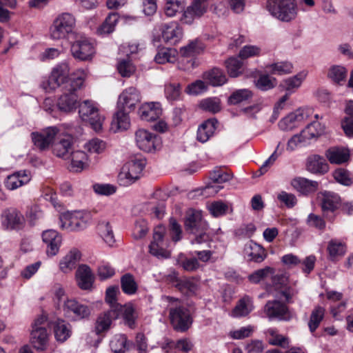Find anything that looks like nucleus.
I'll return each mask as SVG.
<instances>
[{
  "label": "nucleus",
  "instance_id": "nucleus-1",
  "mask_svg": "<svg viewBox=\"0 0 353 353\" xmlns=\"http://www.w3.org/2000/svg\"><path fill=\"white\" fill-rule=\"evenodd\" d=\"M161 305L168 311L170 323L175 330L185 332L189 329L192 324L190 312L179 299L162 296Z\"/></svg>",
  "mask_w": 353,
  "mask_h": 353
},
{
  "label": "nucleus",
  "instance_id": "nucleus-2",
  "mask_svg": "<svg viewBox=\"0 0 353 353\" xmlns=\"http://www.w3.org/2000/svg\"><path fill=\"white\" fill-rule=\"evenodd\" d=\"M86 76L87 74L84 70L79 69L77 77L72 78L70 87L65 86V92L57 101V107L60 111L65 113L75 111L79 104V97L76 92L83 85Z\"/></svg>",
  "mask_w": 353,
  "mask_h": 353
},
{
  "label": "nucleus",
  "instance_id": "nucleus-3",
  "mask_svg": "<svg viewBox=\"0 0 353 353\" xmlns=\"http://www.w3.org/2000/svg\"><path fill=\"white\" fill-rule=\"evenodd\" d=\"M266 7L272 17L283 22L295 19L298 14L296 0H268Z\"/></svg>",
  "mask_w": 353,
  "mask_h": 353
},
{
  "label": "nucleus",
  "instance_id": "nucleus-4",
  "mask_svg": "<svg viewBox=\"0 0 353 353\" xmlns=\"http://www.w3.org/2000/svg\"><path fill=\"white\" fill-rule=\"evenodd\" d=\"M76 19L70 13L63 12L59 14L50 28V37L52 40L67 39L74 32Z\"/></svg>",
  "mask_w": 353,
  "mask_h": 353
},
{
  "label": "nucleus",
  "instance_id": "nucleus-5",
  "mask_svg": "<svg viewBox=\"0 0 353 353\" xmlns=\"http://www.w3.org/2000/svg\"><path fill=\"white\" fill-rule=\"evenodd\" d=\"M79 114L81 120L88 123L95 132L101 130L104 117L100 114L94 101L85 100L79 104Z\"/></svg>",
  "mask_w": 353,
  "mask_h": 353
},
{
  "label": "nucleus",
  "instance_id": "nucleus-6",
  "mask_svg": "<svg viewBox=\"0 0 353 353\" xmlns=\"http://www.w3.org/2000/svg\"><path fill=\"white\" fill-rule=\"evenodd\" d=\"M59 221V225L63 230L80 231L88 226L90 214L83 211H74L63 214Z\"/></svg>",
  "mask_w": 353,
  "mask_h": 353
},
{
  "label": "nucleus",
  "instance_id": "nucleus-7",
  "mask_svg": "<svg viewBox=\"0 0 353 353\" xmlns=\"http://www.w3.org/2000/svg\"><path fill=\"white\" fill-rule=\"evenodd\" d=\"M47 318L41 315L36 319L32 324L30 333V343L37 350L44 351L49 343L50 334L46 327Z\"/></svg>",
  "mask_w": 353,
  "mask_h": 353
},
{
  "label": "nucleus",
  "instance_id": "nucleus-8",
  "mask_svg": "<svg viewBox=\"0 0 353 353\" xmlns=\"http://www.w3.org/2000/svg\"><path fill=\"white\" fill-rule=\"evenodd\" d=\"M63 315L72 321L88 319L91 314L89 306L82 304L74 299H66L61 305Z\"/></svg>",
  "mask_w": 353,
  "mask_h": 353
},
{
  "label": "nucleus",
  "instance_id": "nucleus-9",
  "mask_svg": "<svg viewBox=\"0 0 353 353\" xmlns=\"http://www.w3.org/2000/svg\"><path fill=\"white\" fill-rule=\"evenodd\" d=\"M272 285L276 292L275 296L286 303H292V299L298 294V290L290 285L288 276L285 274H274Z\"/></svg>",
  "mask_w": 353,
  "mask_h": 353
},
{
  "label": "nucleus",
  "instance_id": "nucleus-10",
  "mask_svg": "<svg viewBox=\"0 0 353 353\" xmlns=\"http://www.w3.org/2000/svg\"><path fill=\"white\" fill-rule=\"evenodd\" d=\"M145 165V160L142 159H134L127 162L119 174L120 184L128 186L135 182L140 177Z\"/></svg>",
  "mask_w": 353,
  "mask_h": 353
},
{
  "label": "nucleus",
  "instance_id": "nucleus-11",
  "mask_svg": "<svg viewBox=\"0 0 353 353\" xmlns=\"http://www.w3.org/2000/svg\"><path fill=\"white\" fill-rule=\"evenodd\" d=\"M70 70L69 65L65 62L56 65L52 69L49 77L48 84L50 89L54 90L63 84H65V87L68 85V88H69L72 78L77 77L79 70L72 74H70Z\"/></svg>",
  "mask_w": 353,
  "mask_h": 353
},
{
  "label": "nucleus",
  "instance_id": "nucleus-12",
  "mask_svg": "<svg viewBox=\"0 0 353 353\" xmlns=\"http://www.w3.org/2000/svg\"><path fill=\"white\" fill-rule=\"evenodd\" d=\"M135 141L138 148L146 152H153L161 147V139L152 132L139 129L135 132Z\"/></svg>",
  "mask_w": 353,
  "mask_h": 353
},
{
  "label": "nucleus",
  "instance_id": "nucleus-13",
  "mask_svg": "<svg viewBox=\"0 0 353 353\" xmlns=\"http://www.w3.org/2000/svg\"><path fill=\"white\" fill-rule=\"evenodd\" d=\"M59 133L57 126H50L43 128L40 132H35L31 134L34 145L40 150H48L50 146L52 147L55 139Z\"/></svg>",
  "mask_w": 353,
  "mask_h": 353
},
{
  "label": "nucleus",
  "instance_id": "nucleus-14",
  "mask_svg": "<svg viewBox=\"0 0 353 353\" xmlns=\"http://www.w3.org/2000/svg\"><path fill=\"white\" fill-rule=\"evenodd\" d=\"M207 0H192V3L183 10L180 21L182 23L191 25L200 19L208 10Z\"/></svg>",
  "mask_w": 353,
  "mask_h": 353
},
{
  "label": "nucleus",
  "instance_id": "nucleus-15",
  "mask_svg": "<svg viewBox=\"0 0 353 353\" xmlns=\"http://www.w3.org/2000/svg\"><path fill=\"white\" fill-rule=\"evenodd\" d=\"M141 100L140 92L134 87L125 88L119 94L117 101V108H121L128 112H132L135 110Z\"/></svg>",
  "mask_w": 353,
  "mask_h": 353
},
{
  "label": "nucleus",
  "instance_id": "nucleus-16",
  "mask_svg": "<svg viewBox=\"0 0 353 353\" xmlns=\"http://www.w3.org/2000/svg\"><path fill=\"white\" fill-rule=\"evenodd\" d=\"M74 139L68 133H59L57 141L52 144V152L59 157L67 159L73 151Z\"/></svg>",
  "mask_w": 353,
  "mask_h": 353
},
{
  "label": "nucleus",
  "instance_id": "nucleus-17",
  "mask_svg": "<svg viewBox=\"0 0 353 353\" xmlns=\"http://www.w3.org/2000/svg\"><path fill=\"white\" fill-rule=\"evenodd\" d=\"M1 223L2 226L7 230H20L25 225V218L17 209L10 208L2 212Z\"/></svg>",
  "mask_w": 353,
  "mask_h": 353
},
{
  "label": "nucleus",
  "instance_id": "nucleus-18",
  "mask_svg": "<svg viewBox=\"0 0 353 353\" xmlns=\"http://www.w3.org/2000/svg\"><path fill=\"white\" fill-rule=\"evenodd\" d=\"M72 56L81 61H89L95 54L94 45L86 38L80 39L73 43L71 46Z\"/></svg>",
  "mask_w": 353,
  "mask_h": 353
},
{
  "label": "nucleus",
  "instance_id": "nucleus-19",
  "mask_svg": "<svg viewBox=\"0 0 353 353\" xmlns=\"http://www.w3.org/2000/svg\"><path fill=\"white\" fill-rule=\"evenodd\" d=\"M161 30L163 40L171 45L177 44L183 36V28L177 21L163 24Z\"/></svg>",
  "mask_w": 353,
  "mask_h": 353
},
{
  "label": "nucleus",
  "instance_id": "nucleus-20",
  "mask_svg": "<svg viewBox=\"0 0 353 353\" xmlns=\"http://www.w3.org/2000/svg\"><path fill=\"white\" fill-rule=\"evenodd\" d=\"M309 117L307 110L299 108L290 113L279 123V126L282 130H291L303 123Z\"/></svg>",
  "mask_w": 353,
  "mask_h": 353
},
{
  "label": "nucleus",
  "instance_id": "nucleus-21",
  "mask_svg": "<svg viewBox=\"0 0 353 353\" xmlns=\"http://www.w3.org/2000/svg\"><path fill=\"white\" fill-rule=\"evenodd\" d=\"M165 229L163 226L155 228L153 234V241L150 245V252L158 258H168L170 252L164 248L163 236Z\"/></svg>",
  "mask_w": 353,
  "mask_h": 353
},
{
  "label": "nucleus",
  "instance_id": "nucleus-22",
  "mask_svg": "<svg viewBox=\"0 0 353 353\" xmlns=\"http://www.w3.org/2000/svg\"><path fill=\"white\" fill-rule=\"evenodd\" d=\"M210 179L214 184L206 185L204 192L205 194L214 195L223 188L219 184L229 181L232 179V175L221 168H216L210 172Z\"/></svg>",
  "mask_w": 353,
  "mask_h": 353
},
{
  "label": "nucleus",
  "instance_id": "nucleus-23",
  "mask_svg": "<svg viewBox=\"0 0 353 353\" xmlns=\"http://www.w3.org/2000/svg\"><path fill=\"white\" fill-rule=\"evenodd\" d=\"M43 242L46 245V254L48 256H54L59 251L62 237L54 230H47L42 233Z\"/></svg>",
  "mask_w": 353,
  "mask_h": 353
},
{
  "label": "nucleus",
  "instance_id": "nucleus-24",
  "mask_svg": "<svg viewBox=\"0 0 353 353\" xmlns=\"http://www.w3.org/2000/svg\"><path fill=\"white\" fill-rule=\"evenodd\" d=\"M76 280L80 289L90 291L93 288L94 274L88 265L82 264L77 270Z\"/></svg>",
  "mask_w": 353,
  "mask_h": 353
},
{
  "label": "nucleus",
  "instance_id": "nucleus-25",
  "mask_svg": "<svg viewBox=\"0 0 353 353\" xmlns=\"http://www.w3.org/2000/svg\"><path fill=\"white\" fill-rule=\"evenodd\" d=\"M265 313L269 319L288 321L290 319L288 309L285 304L278 300L268 301L264 308Z\"/></svg>",
  "mask_w": 353,
  "mask_h": 353
},
{
  "label": "nucleus",
  "instance_id": "nucleus-26",
  "mask_svg": "<svg viewBox=\"0 0 353 353\" xmlns=\"http://www.w3.org/2000/svg\"><path fill=\"white\" fill-rule=\"evenodd\" d=\"M32 179L28 170H21L8 175L4 180V185L8 190H14L28 183Z\"/></svg>",
  "mask_w": 353,
  "mask_h": 353
},
{
  "label": "nucleus",
  "instance_id": "nucleus-27",
  "mask_svg": "<svg viewBox=\"0 0 353 353\" xmlns=\"http://www.w3.org/2000/svg\"><path fill=\"white\" fill-rule=\"evenodd\" d=\"M208 223L203 220L200 211L190 209L187 212L185 227L188 232H195L198 230L208 229Z\"/></svg>",
  "mask_w": 353,
  "mask_h": 353
},
{
  "label": "nucleus",
  "instance_id": "nucleus-28",
  "mask_svg": "<svg viewBox=\"0 0 353 353\" xmlns=\"http://www.w3.org/2000/svg\"><path fill=\"white\" fill-rule=\"evenodd\" d=\"M307 76V71H301L294 76L283 79L281 82L280 87L285 91V94H288L290 97L291 94L296 92L301 88Z\"/></svg>",
  "mask_w": 353,
  "mask_h": 353
},
{
  "label": "nucleus",
  "instance_id": "nucleus-29",
  "mask_svg": "<svg viewBox=\"0 0 353 353\" xmlns=\"http://www.w3.org/2000/svg\"><path fill=\"white\" fill-rule=\"evenodd\" d=\"M243 253L248 260L256 263L262 262L267 256L265 249L253 241H249L245 244Z\"/></svg>",
  "mask_w": 353,
  "mask_h": 353
},
{
  "label": "nucleus",
  "instance_id": "nucleus-30",
  "mask_svg": "<svg viewBox=\"0 0 353 353\" xmlns=\"http://www.w3.org/2000/svg\"><path fill=\"white\" fill-rule=\"evenodd\" d=\"M162 114L161 104L157 102L143 103L139 109L140 118L146 121L157 119Z\"/></svg>",
  "mask_w": 353,
  "mask_h": 353
},
{
  "label": "nucleus",
  "instance_id": "nucleus-31",
  "mask_svg": "<svg viewBox=\"0 0 353 353\" xmlns=\"http://www.w3.org/2000/svg\"><path fill=\"white\" fill-rule=\"evenodd\" d=\"M117 319V314L113 310H108V311L101 313L95 323V332L97 334H100L106 332L110 328L113 320Z\"/></svg>",
  "mask_w": 353,
  "mask_h": 353
},
{
  "label": "nucleus",
  "instance_id": "nucleus-32",
  "mask_svg": "<svg viewBox=\"0 0 353 353\" xmlns=\"http://www.w3.org/2000/svg\"><path fill=\"white\" fill-rule=\"evenodd\" d=\"M306 167L309 172L314 174H323L329 170V165L325 159L318 154L308 157Z\"/></svg>",
  "mask_w": 353,
  "mask_h": 353
},
{
  "label": "nucleus",
  "instance_id": "nucleus-33",
  "mask_svg": "<svg viewBox=\"0 0 353 353\" xmlns=\"http://www.w3.org/2000/svg\"><path fill=\"white\" fill-rule=\"evenodd\" d=\"M318 199L321 201V208L324 214L334 212L339 203V197L333 192H320L318 194Z\"/></svg>",
  "mask_w": 353,
  "mask_h": 353
},
{
  "label": "nucleus",
  "instance_id": "nucleus-34",
  "mask_svg": "<svg viewBox=\"0 0 353 353\" xmlns=\"http://www.w3.org/2000/svg\"><path fill=\"white\" fill-rule=\"evenodd\" d=\"M81 258V252L77 250H71L59 261V270L63 273H68L75 268L77 263Z\"/></svg>",
  "mask_w": 353,
  "mask_h": 353
},
{
  "label": "nucleus",
  "instance_id": "nucleus-35",
  "mask_svg": "<svg viewBox=\"0 0 353 353\" xmlns=\"http://www.w3.org/2000/svg\"><path fill=\"white\" fill-rule=\"evenodd\" d=\"M325 156L332 164H342L350 159V152L345 148L332 147L325 152Z\"/></svg>",
  "mask_w": 353,
  "mask_h": 353
},
{
  "label": "nucleus",
  "instance_id": "nucleus-36",
  "mask_svg": "<svg viewBox=\"0 0 353 353\" xmlns=\"http://www.w3.org/2000/svg\"><path fill=\"white\" fill-rule=\"evenodd\" d=\"M53 330L56 340L65 342L72 334L71 325L63 319H57L53 323Z\"/></svg>",
  "mask_w": 353,
  "mask_h": 353
},
{
  "label": "nucleus",
  "instance_id": "nucleus-37",
  "mask_svg": "<svg viewBox=\"0 0 353 353\" xmlns=\"http://www.w3.org/2000/svg\"><path fill=\"white\" fill-rule=\"evenodd\" d=\"M292 187L303 194H308L315 192L318 188V183L303 177L294 179L291 183Z\"/></svg>",
  "mask_w": 353,
  "mask_h": 353
},
{
  "label": "nucleus",
  "instance_id": "nucleus-38",
  "mask_svg": "<svg viewBox=\"0 0 353 353\" xmlns=\"http://www.w3.org/2000/svg\"><path fill=\"white\" fill-rule=\"evenodd\" d=\"M130 112L117 108L112 121V129L114 131L127 130L130 125L129 117Z\"/></svg>",
  "mask_w": 353,
  "mask_h": 353
},
{
  "label": "nucleus",
  "instance_id": "nucleus-39",
  "mask_svg": "<svg viewBox=\"0 0 353 353\" xmlns=\"http://www.w3.org/2000/svg\"><path fill=\"white\" fill-rule=\"evenodd\" d=\"M216 124V120L208 119L200 125L197 130V140L201 143L208 141L214 134Z\"/></svg>",
  "mask_w": 353,
  "mask_h": 353
},
{
  "label": "nucleus",
  "instance_id": "nucleus-40",
  "mask_svg": "<svg viewBox=\"0 0 353 353\" xmlns=\"http://www.w3.org/2000/svg\"><path fill=\"white\" fill-rule=\"evenodd\" d=\"M252 299L245 296L240 299L231 312V316L234 318H241L248 315L253 310Z\"/></svg>",
  "mask_w": 353,
  "mask_h": 353
},
{
  "label": "nucleus",
  "instance_id": "nucleus-41",
  "mask_svg": "<svg viewBox=\"0 0 353 353\" xmlns=\"http://www.w3.org/2000/svg\"><path fill=\"white\" fill-rule=\"evenodd\" d=\"M70 168L73 172H81L88 165V157L82 150L72 151L70 154Z\"/></svg>",
  "mask_w": 353,
  "mask_h": 353
},
{
  "label": "nucleus",
  "instance_id": "nucleus-42",
  "mask_svg": "<svg viewBox=\"0 0 353 353\" xmlns=\"http://www.w3.org/2000/svg\"><path fill=\"white\" fill-rule=\"evenodd\" d=\"M114 310L117 314V319L119 316H122L125 320V323H127L130 327H132L134 325L136 319V313L132 305L129 303L123 305H117L116 307H114Z\"/></svg>",
  "mask_w": 353,
  "mask_h": 353
},
{
  "label": "nucleus",
  "instance_id": "nucleus-43",
  "mask_svg": "<svg viewBox=\"0 0 353 353\" xmlns=\"http://www.w3.org/2000/svg\"><path fill=\"white\" fill-rule=\"evenodd\" d=\"M178 52L174 48H162L154 57V61L159 64L174 63L176 61Z\"/></svg>",
  "mask_w": 353,
  "mask_h": 353
},
{
  "label": "nucleus",
  "instance_id": "nucleus-44",
  "mask_svg": "<svg viewBox=\"0 0 353 353\" xmlns=\"http://www.w3.org/2000/svg\"><path fill=\"white\" fill-rule=\"evenodd\" d=\"M347 69L342 65H332L327 72V77L337 84H342L345 81L347 76Z\"/></svg>",
  "mask_w": 353,
  "mask_h": 353
},
{
  "label": "nucleus",
  "instance_id": "nucleus-45",
  "mask_svg": "<svg viewBox=\"0 0 353 353\" xmlns=\"http://www.w3.org/2000/svg\"><path fill=\"white\" fill-rule=\"evenodd\" d=\"M265 336L268 343L272 345L286 347L289 344L288 337L279 334L275 328H269L265 331Z\"/></svg>",
  "mask_w": 353,
  "mask_h": 353
},
{
  "label": "nucleus",
  "instance_id": "nucleus-46",
  "mask_svg": "<svg viewBox=\"0 0 353 353\" xmlns=\"http://www.w3.org/2000/svg\"><path fill=\"white\" fill-rule=\"evenodd\" d=\"M205 48L203 43L195 39L190 41L186 46L180 48V53L183 57H193L196 54L201 53Z\"/></svg>",
  "mask_w": 353,
  "mask_h": 353
},
{
  "label": "nucleus",
  "instance_id": "nucleus-47",
  "mask_svg": "<svg viewBox=\"0 0 353 353\" xmlns=\"http://www.w3.org/2000/svg\"><path fill=\"white\" fill-rule=\"evenodd\" d=\"M97 232L103 239L104 242L108 245L112 246L114 243V236L112 226L106 221H102L97 225Z\"/></svg>",
  "mask_w": 353,
  "mask_h": 353
},
{
  "label": "nucleus",
  "instance_id": "nucleus-48",
  "mask_svg": "<svg viewBox=\"0 0 353 353\" xmlns=\"http://www.w3.org/2000/svg\"><path fill=\"white\" fill-rule=\"evenodd\" d=\"M203 78L213 86L222 85L227 81L226 76L223 72L216 68L205 72L203 74Z\"/></svg>",
  "mask_w": 353,
  "mask_h": 353
},
{
  "label": "nucleus",
  "instance_id": "nucleus-49",
  "mask_svg": "<svg viewBox=\"0 0 353 353\" xmlns=\"http://www.w3.org/2000/svg\"><path fill=\"white\" fill-rule=\"evenodd\" d=\"M121 287L123 292L128 295H134L138 290V284L134 276L130 273H126L121 276Z\"/></svg>",
  "mask_w": 353,
  "mask_h": 353
},
{
  "label": "nucleus",
  "instance_id": "nucleus-50",
  "mask_svg": "<svg viewBox=\"0 0 353 353\" xmlns=\"http://www.w3.org/2000/svg\"><path fill=\"white\" fill-rule=\"evenodd\" d=\"M267 71L273 74L283 75L290 74L293 70V65L289 61H280L266 65Z\"/></svg>",
  "mask_w": 353,
  "mask_h": 353
},
{
  "label": "nucleus",
  "instance_id": "nucleus-51",
  "mask_svg": "<svg viewBox=\"0 0 353 353\" xmlns=\"http://www.w3.org/2000/svg\"><path fill=\"white\" fill-rule=\"evenodd\" d=\"M327 251L331 260H335L345 254L346 246L341 241L332 239L328 243Z\"/></svg>",
  "mask_w": 353,
  "mask_h": 353
},
{
  "label": "nucleus",
  "instance_id": "nucleus-52",
  "mask_svg": "<svg viewBox=\"0 0 353 353\" xmlns=\"http://www.w3.org/2000/svg\"><path fill=\"white\" fill-rule=\"evenodd\" d=\"M324 132V127L318 121H314L307 125V126L301 131L302 137L308 141L311 139L319 137Z\"/></svg>",
  "mask_w": 353,
  "mask_h": 353
},
{
  "label": "nucleus",
  "instance_id": "nucleus-53",
  "mask_svg": "<svg viewBox=\"0 0 353 353\" xmlns=\"http://www.w3.org/2000/svg\"><path fill=\"white\" fill-rule=\"evenodd\" d=\"M275 273L274 269L271 267H265L262 269L257 270L248 276L249 281L252 283H258L265 281L268 278L272 277Z\"/></svg>",
  "mask_w": 353,
  "mask_h": 353
},
{
  "label": "nucleus",
  "instance_id": "nucleus-54",
  "mask_svg": "<svg viewBox=\"0 0 353 353\" xmlns=\"http://www.w3.org/2000/svg\"><path fill=\"white\" fill-rule=\"evenodd\" d=\"M325 310L321 306H316L312 311L308 327L311 332H314L319 326L321 322L323 319Z\"/></svg>",
  "mask_w": 353,
  "mask_h": 353
},
{
  "label": "nucleus",
  "instance_id": "nucleus-55",
  "mask_svg": "<svg viewBox=\"0 0 353 353\" xmlns=\"http://www.w3.org/2000/svg\"><path fill=\"white\" fill-rule=\"evenodd\" d=\"M185 6V0H165L164 13L168 17H174Z\"/></svg>",
  "mask_w": 353,
  "mask_h": 353
},
{
  "label": "nucleus",
  "instance_id": "nucleus-56",
  "mask_svg": "<svg viewBox=\"0 0 353 353\" xmlns=\"http://www.w3.org/2000/svg\"><path fill=\"white\" fill-rule=\"evenodd\" d=\"M118 21L119 16L117 13L110 14L98 28V33L100 34H105L112 32L114 30Z\"/></svg>",
  "mask_w": 353,
  "mask_h": 353
},
{
  "label": "nucleus",
  "instance_id": "nucleus-57",
  "mask_svg": "<svg viewBox=\"0 0 353 353\" xmlns=\"http://www.w3.org/2000/svg\"><path fill=\"white\" fill-rule=\"evenodd\" d=\"M110 346L114 353H123L128 349L126 336L123 334H117L113 336Z\"/></svg>",
  "mask_w": 353,
  "mask_h": 353
},
{
  "label": "nucleus",
  "instance_id": "nucleus-58",
  "mask_svg": "<svg viewBox=\"0 0 353 353\" xmlns=\"http://www.w3.org/2000/svg\"><path fill=\"white\" fill-rule=\"evenodd\" d=\"M276 84V79L268 74L261 75L255 81L256 87L262 91L269 90L274 88Z\"/></svg>",
  "mask_w": 353,
  "mask_h": 353
},
{
  "label": "nucleus",
  "instance_id": "nucleus-59",
  "mask_svg": "<svg viewBox=\"0 0 353 353\" xmlns=\"http://www.w3.org/2000/svg\"><path fill=\"white\" fill-rule=\"evenodd\" d=\"M242 65L236 57H230L225 61V67L231 77H236L242 73Z\"/></svg>",
  "mask_w": 353,
  "mask_h": 353
},
{
  "label": "nucleus",
  "instance_id": "nucleus-60",
  "mask_svg": "<svg viewBox=\"0 0 353 353\" xmlns=\"http://www.w3.org/2000/svg\"><path fill=\"white\" fill-rule=\"evenodd\" d=\"M252 97V92L248 89H240L234 91L228 98V103L236 105L248 100Z\"/></svg>",
  "mask_w": 353,
  "mask_h": 353
},
{
  "label": "nucleus",
  "instance_id": "nucleus-61",
  "mask_svg": "<svg viewBox=\"0 0 353 353\" xmlns=\"http://www.w3.org/2000/svg\"><path fill=\"white\" fill-rule=\"evenodd\" d=\"M84 148L90 153L101 154L103 152L106 148V143L105 141L95 138L88 141Z\"/></svg>",
  "mask_w": 353,
  "mask_h": 353
},
{
  "label": "nucleus",
  "instance_id": "nucleus-62",
  "mask_svg": "<svg viewBox=\"0 0 353 353\" xmlns=\"http://www.w3.org/2000/svg\"><path fill=\"white\" fill-rule=\"evenodd\" d=\"M148 231L147 221L145 219H139L135 221L132 230V236L135 239H141L146 235Z\"/></svg>",
  "mask_w": 353,
  "mask_h": 353
},
{
  "label": "nucleus",
  "instance_id": "nucleus-63",
  "mask_svg": "<svg viewBox=\"0 0 353 353\" xmlns=\"http://www.w3.org/2000/svg\"><path fill=\"white\" fill-rule=\"evenodd\" d=\"M221 102L218 98H207L200 102V107L204 110L216 113L221 110Z\"/></svg>",
  "mask_w": 353,
  "mask_h": 353
},
{
  "label": "nucleus",
  "instance_id": "nucleus-64",
  "mask_svg": "<svg viewBox=\"0 0 353 353\" xmlns=\"http://www.w3.org/2000/svg\"><path fill=\"white\" fill-rule=\"evenodd\" d=\"M117 70L123 77H129L135 72V66L128 59H123L118 62Z\"/></svg>",
  "mask_w": 353,
  "mask_h": 353
}]
</instances>
